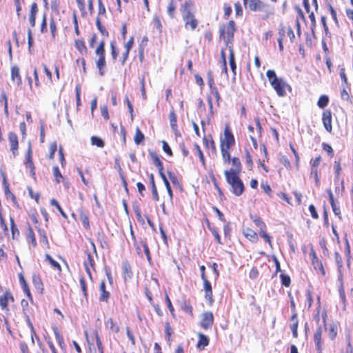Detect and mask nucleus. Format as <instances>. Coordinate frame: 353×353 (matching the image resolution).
<instances>
[{"label": "nucleus", "mask_w": 353, "mask_h": 353, "mask_svg": "<svg viewBox=\"0 0 353 353\" xmlns=\"http://www.w3.org/2000/svg\"><path fill=\"white\" fill-rule=\"evenodd\" d=\"M184 28L186 30L194 31L199 26V20L195 16L196 9L193 0H185L179 8Z\"/></svg>", "instance_id": "f257e3e1"}, {"label": "nucleus", "mask_w": 353, "mask_h": 353, "mask_svg": "<svg viewBox=\"0 0 353 353\" xmlns=\"http://www.w3.org/2000/svg\"><path fill=\"white\" fill-rule=\"evenodd\" d=\"M97 40V35L93 33L89 40V46L91 48H94V54L98 57L96 60V66L99 70V74L100 76L105 74V69L106 67L105 61V42L104 40H101L100 42L96 46Z\"/></svg>", "instance_id": "f03ea898"}, {"label": "nucleus", "mask_w": 353, "mask_h": 353, "mask_svg": "<svg viewBox=\"0 0 353 353\" xmlns=\"http://www.w3.org/2000/svg\"><path fill=\"white\" fill-rule=\"evenodd\" d=\"M266 76L276 94L280 97H284L287 92H292V87L283 79L279 78L273 70H268L266 72Z\"/></svg>", "instance_id": "7ed1b4c3"}, {"label": "nucleus", "mask_w": 353, "mask_h": 353, "mask_svg": "<svg viewBox=\"0 0 353 353\" xmlns=\"http://www.w3.org/2000/svg\"><path fill=\"white\" fill-rule=\"evenodd\" d=\"M235 138L229 125H225L220 136V150L222 158L229 159L230 150L235 145Z\"/></svg>", "instance_id": "20e7f679"}, {"label": "nucleus", "mask_w": 353, "mask_h": 353, "mask_svg": "<svg viewBox=\"0 0 353 353\" xmlns=\"http://www.w3.org/2000/svg\"><path fill=\"white\" fill-rule=\"evenodd\" d=\"M245 8L252 12L261 13V19L266 20L274 14V8L262 0H247Z\"/></svg>", "instance_id": "39448f33"}, {"label": "nucleus", "mask_w": 353, "mask_h": 353, "mask_svg": "<svg viewBox=\"0 0 353 353\" xmlns=\"http://www.w3.org/2000/svg\"><path fill=\"white\" fill-rule=\"evenodd\" d=\"M236 24L233 20H230L225 24H222L219 29V39L223 40L228 49L233 48V41Z\"/></svg>", "instance_id": "423d86ee"}, {"label": "nucleus", "mask_w": 353, "mask_h": 353, "mask_svg": "<svg viewBox=\"0 0 353 353\" xmlns=\"http://www.w3.org/2000/svg\"><path fill=\"white\" fill-rule=\"evenodd\" d=\"M240 175L241 174L224 175L226 182L230 186V191L236 196H241L245 189Z\"/></svg>", "instance_id": "0eeeda50"}, {"label": "nucleus", "mask_w": 353, "mask_h": 353, "mask_svg": "<svg viewBox=\"0 0 353 353\" xmlns=\"http://www.w3.org/2000/svg\"><path fill=\"white\" fill-rule=\"evenodd\" d=\"M250 219L252 221V222L256 225V227L259 228V235L261 238L263 239L265 242L268 243V245L272 247V237L267 232L266 230V224L265 222L262 220V219L259 216L256 214H250Z\"/></svg>", "instance_id": "6e6552de"}, {"label": "nucleus", "mask_w": 353, "mask_h": 353, "mask_svg": "<svg viewBox=\"0 0 353 353\" xmlns=\"http://www.w3.org/2000/svg\"><path fill=\"white\" fill-rule=\"evenodd\" d=\"M222 160L224 164H231L230 168L224 171V175L241 174L242 164L239 157H231V154H230L228 159L222 158Z\"/></svg>", "instance_id": "1a4fd4ad"}, {"label": "nucleus", "mask_w": 353, "mask_h": 353, "mask_svg": "<svg viewBox=\"0 0 353 353\" xmlns=\"http://www.w3.org/2000/svg\"><path fill=\"white\" fill-rule=\"evenodd\" d=\"M327 311L324 310L322 312V319L325 330L327 332V336L330 341H333L336 339L339 332V325L336 323H332L327 327Z\"/></svg>", "instance_id": "9d476101"}, {"label": "nucleus", "mask_w": 353, "mask_h": 353, "mask_svg": "<svg viewBox=\"0 0 353 353\" xmlns=\"http://www.w3.org/2000/svg\"><path fill=\"white\" fill-rule=\"evenodd\" d=\"M310 257L311 259L312 265L316 273L321 275V276H325L326 272L323 262L321 259L317 256L313 248H311L310 250Z\"/></svg>", "instance_id": "9b49d317"}, {"label": "nucleus", "mask_w": 353, "mask_h": 353, "mask_svg": "<svg viewBox=\"0 0 353 353\" xmlns=\"http://www.w3.org/2000/svg\"><path fill=\"white\" fill-rule=\"evenodd\" d=\"M14 298L10 290H6L3 294L0 296V308L1 310L8 312L10 311L9 303H14Z\"/></svg>", "instance_id": "f8f14e48"}, {"label": "nucleus", "mask_w": 353, "mask_h": 353, "mask_svg": "<svg viewBox=\"0 0 353 353\" xmlns=\"http://www.w3.org/2000/svg\"><path fill=\"white\" fill-rule=\"evenodd\" d=\"M314 342L317 353H323L324 339L323 338V328L319 325L314 333Z\"/></svg>", "instance_id": "ddd939ff"}, {"label": "nucleus", "mask_w": 353, "mask_h": 353, "mask_svg": "<svg viewBox=\"0 0 353 353\" xmlns=\"http://www.w3.org/2000/svg\"><path fill=\"white\" fill-rule=\"evenodd\" d=\"M214 324V315L212 312L206 311L202 313L199 325L204 330H208L212 327Z\"/></svg>", "instance_id": "4468645a"}, {"label": "nucleus", "mask_w": 353, "mask_h": 353, "mask_svg": "<svg viewBox=\"0 0 353 353\" xmlns=\"http://www.w3.org/2000/svg\"><path fill=\"white\" fill-rule=\"evenodd\" d=\"M321 161V157L320 155H319V156L316 157L314 159H312L310 162V163H311L310 174H311V176H314L316 185H319L320 183L318 166L319 165Z\"/></svg>", "instance_id": "2eb2a0df"}, {"label": "nucleus", "mask_w": 353, "mask_h": 353, "mask_svg": "<svg viewBox=\"0 0 353 353\" xmlns=\"http://www.w3.org/2000/svg\"><path fill=\"white\" fill-rule=\"evenodd\" d=\"M25 238L26 241L31 245L33 248H35L37 246V242L36 239V236L33 228H32L30 223L27 224L26 232L25 234Z\"/></svg>", "instance_id": "dca6fc26"}, {"label": "nucleus", "mask_w": 353, "mask_h": 353, "mask_svg": "<svg viewBox=\"0 0 353 353\" xmlns=\"http://www.w3.org/2000/svg\"><path fill=\"white\" fill-rule=\"evenodd\" d=\"M327 193L328 194L329 201H330V205H331V207H332L334 214L336 216H337L340 220H341L342 216H341V208H340L339 205L335 202L334 199V195L332 194V190L330 189L327 190Z\"/></svg>", "instance_id": "f3484780"}, {"label": "nucleus", "mask_w": 353, "mask_h": 353, "mask_svg": "<svg viewBox=\"0 0 353 353\" xmlns=\"http://www.w3.org/2000/svg\"><path fill=\"white\" fill-rule=\"evenodd\" d=\"M203 282V290L205 292V299L208 301L209 305H212L214 301L213 297L212 288L211 283L207 280Z\"/></svg>", "instance_id": "a211bd4d"}, {"label": "nucleus", "mask_w": 353, "mask_h": 353, "mask_svg": "<svg viewBox=\"0 0 353 353\" xmlns=\"http://www.w3.org/2000/svg\"><path fill=\"white\" fill-rule=\"evenodd\" d=\"M8 141L10 145V150L13 155L15 156L19 149V141L17 134L14 132H10L8 133Z\"/></svg>", "instance_id": "6ab92c4d"}, {"label": "nucleus", "mask_w": 353, "mask_h": 353, "mask_svg": "<svg viewBox=\"0 0 353 353\" xmlns=\"http://www.w3.org/2000/svg\"><path fill=\"white\" fill-rule=\"evenodd\" d=\"M10 78L14 84L20 85L22 83V79L20 74V69L17 65H13L10 70Z\"/></svg>", "instance_id": "aec40b11"}, {"label": "nucleus", "mask_w": 353, "mask_h": 353, "mask_svg": "<svg viewBox=\"0 0 353 353\" xmlns=\"http://www.w3.org/2000/svg\"><path fill=\"white\" fill-rule=\"evenodd\" d=\"M322 121L325 130L328 132H331L332 130V112L330 110H326L323 112Z\"/></svg>", "instance_id": "412c9836"}, {"label": "nucleus", "mask_w": 353, "mask_h": 353, "mask_svg": "<svg viewBox=\"0 0 353 353\" xmlns=\"http://www.w3.org/2000/svg\"><path fill=\"white\" fill-rule=\"evenodd\" d=\"M100 296L99 301L100 302L108 303L110 297V293L106 290L105 281L102 280L99 285Z\"/></svg>", "instance_id": "4be33fe9"}, {"label": "nucleus", "mask_w": 353, "mask_h": 353, "mask_svg": "<svg viewBox=\"0 0 353 353\" xmlns=\"http://www.w3.org/2000/svg\"><path fill=\"white\" fill-rule=\"evenodd\" d=\"M18 277H19V281L21 287L23 290V292L27 296L28 299L32 302L33 297L31 294L29 285L23 276V274L22 273H19L18 275Z\"/></svg>", "instance_id": "5701e85b"}, {"label": "nucleus", "mask_w": 353, "mask_h": 353, "mask_svg": "<svg viewBox=\"0 0 353 353\" xmlns=\"http://www.w3.org/2000/svg\"><path fill=\"white\" fill-rule=\"evenodd\" d=\"M25 165L26 167L30 170L31 176L33 179H36L35 166L32 160V152L30 149H29L26 154Z\"/></svg>", "instance_id": "b1692460"}, {"label": "nucleus", "mask_w": 353, "mask_h": 353, "mask_svg": "<svg viewBox=\"0 0 353 353\" xmlns=\"http://www.w3.org/2000/svg\"><path fill=\"white\" fill-rule=\"evenodd\" d=\"M168 117L172 130L176 135H179V131L177 125V117L173 108H172V109L170 110Z\"/></svg>", "instance_id": "393cba45"}, {"label": "nucleus", "mask_w": 353, "mask_h": 353, "mask_svg": "<svg viewBox=\"0 0 353 353\" xmlns=\"http://www.w3.org/2000/svg\"><path fill=\"white\" fill-rule=\"evenodd\" d=\"M21 307L22 312H23V314L27 318L28 325H30V328L33 330L34 327H33V325H32V323L30 322V318H29L30 315L32 314V309L29 306L28 301L24 299H22L21 301Z\"/></svg>", "instance_id": "a878e982"}, {"label": "nucleus", "mask_w": 353, "mask_h": 353, "mask_svg": "<svg viewBox=\"0 0 353 353\" xmlns=\"http://www.w3.org/2000/svg\"><path fill=\"white\" fill-rule=\"evenodd\" d=\"M243 234L251 243H255L259 241V234L254 230L246 228L243 230Z\"/></svg>", "instance_id": "bb28decb"}, {"label": "nucleus", "mask_w": 353, "mask_h": 353, "mask_svg": "<svg viewBox=\"0 0 353 353\" xmlns=\"http://www.w3.org/2000/svg\"><path fill=\"white\" fill-rule=\"evenodd\" d=\"M134 37H131L129 40L125 43V52L122 54V59L121 63L124 65L127 59H128L130 51L134 45Z\"/></svg>", "instance_id": "cd10ccee"}, {"label": "nucleus", "mask_w": 353, "mask_h": 353, "mask_svg": "<svg viewBox=\"0 0 353 353\" xmlns=\"http://www.w3.org/2000/svg\"><path fill=\"white\" fill-rule=\"evenodd\" d=\"M49 30L52 40H55L58 35V22L52 17L49 19Z\"/></svg>", "instance_id": "c85d7f7f"}, {"label": "nucleus", "mask_w": 353, "mask_h": 353, "mask_svg": "<svg viewBox=\"0 0 353 353\" xmlns=\"http://www.w3.org/2000/svg\"><path fill=\"white\" fill-rule=\"evenodd\" d=\"M39 8L36 2L32 3L30 6V14H29V22L31 27H34L36 24V16L38 13Z\"/></svg>", "instance_id": "c756f323"}, {"label": "nucleus", "mask_w": 353, "mask_h": 353, "mask_svg": "<svg viewBox=\"0 0 353 353\" xmlns=\"http://www.w3.org/2000/svg\"><path fill=\"white\" fill-rule=\"evenodd\" d=\"M197 335L199 339L196 345V348L199 350H203L209 345L210 339L201 332L198 333Z\"/></svg>", "instance_id": "7c9ffc66"}, {"label": "nucleus", "mask_w": 353, "mask_h": 353, "mask_svg": "<svg viewBox=\"0 0 353 353\" xmlns=\"http://www.w3.org/2000/svg\"><path fill=\"white\" fill-rule=\"evenodd\" d=\"M32 282L37 291L42 294L44 291V285L39 274H33L32 276Z\"/></svg>", "instance_id": "2f4dec72"}, {"label": "nucleus", "mask_w": 353, "mask_h": 353, "mask_svg": "<svg viewBox=\"0 0 353 353\" xmlns=\"http://www.w3.org/2000/svg\"><path fill=\"white\" fill-rule=\"evenodd\" d=\"M286 33V27L283 25H280L279 28V37L277 39L279 48L280 52H283L284 50V46L283 44V39L285 37Z\"/></svg>", "instance_id": "473e14b6"}, {"label": "nucleus", "mask_w": 353, "mask_h": 353, "mask_svg": "<svg viewBox=\"0 0 353 353\" xmlns=\"http://www.w3.org/2000/svg\"><path fill=\"white\" fill-rule=\"evenodd\" d=\"M290 321L292 322L290 325V329L292 332V336L294 338L298 337V325H299V320H298V314L297 312H294L290 317Z\"/></svg>", "instance_id": "72a5a7b5"}, {"label": "nucleus", "mask_w": 353, "mask_h": 353, "mask_svg": "<svg viewBox=\"0 0 353 353\" xmlns=\"http://www.w3.org/2000/svg\"><path fill=\"white\" fill-rule=\"evenodd\" d=\"M295 10L297 12L296 19V32L299 37L301 36V23H300V19L305 21V17L304 15L303 12L302 10L299 7L296 6L295 8Z\"/></svg>", "instance_id": "f704fd0d"}, {"label": "nucleus", "mask_w": 353, "mask_h": 353, "mask_svg": "<svg viewBox=\"0 0 353 353\" xmlns=\"http://www.w3.org/2000/svg\"><path fill=\"white\" fill-rule=\"evenodd\" d=\"M74 47L81 54L88 53V48L85 42L83 39H77L74 40Z\"/></svg>", "instance_id": "c9c22d12"}, {"label": "nucleus", "mask_w": 353, "mask_h": 353, "mask_svg": "<svg viewBox=\"0 0 353 353\" xmlns=\"http://www.w3.org/2000/svg\"><path fill=\"white\" fill-rule=\"evenodd\" d=\"M10 226L12 233V239L13 240H17L20 236V232L12 216H10Z\"/></svg>", "instance_id": "e433bc0d"}, {"label": "nucleus", "mask_w": 353, "mask_h": 353, "mask_svg": "<svg viewBox=\"0 0 353 353\" xmlns=\"http://www.w3.org/2000/svg\"><path fill=\"white\" fill-rule=\"evenodd\" d=\"M177 4L175 0H170L167 6V13L170 19L176 17Z\"/></svg>", "instance_id": "4c0bfd02"}, {"label": "nucleus", "mask_w": 353, "mask_h": 353, "mask_svg": "<svg viewBox=\"0 0 353 353\" xmlns=\"http://www.w3.org/2000/svg\"><path fill=\"white\" fill-rule=\"evenodd\" d=\"M122 270L125 279H131L132 277L133 272L132 270V267L128 261H125L123 262Z\"/></svg>", "instance_id": "58836bf2"}, {"label": "nucleus", "mask_w": 353, "mask_h": 353, "mask_svg": "<svg viewBox=\"0 0 353 353\" xmlns=\"http://www.w3.org/2000/svg\"><path fill=\"white\" fill-rule=\"evenodd\" d=\"M97 241L99 243L100 246L102 249H104V250L110 249V246H109L108 241H106L105 236L102 231L97 232Z\"/></svg>", "instance_id": "ea45409f"}, {"label": "nucleus", "mask_w": 353, "mask_h": 353, "mask_svg": "<svg viewBox=\"0 0 353 353\" xmlns=\"http://www.w3.org/2000/svg\"><path fill=\"white\" fill-rule=\"evenodd\" d=\"M111 332L118 334L120 332V326L119 323L112 318H109L106 323Z\"/></svg>", "instance_id": "a19ab883"}, {"label": "nucleus", "mask_w": 353, "mask_h": 353, "mask_svg": "<svg viewBox=\"0 0 353 353\" xmlns=\"http://www.w3.org/2000/svg\"><path fill=\"white\" fill-rule=\"evenodd\" d=\"M97 4L98 14L96 19H99V20H102L103 19L107 17L105 7L103 3V0H97Z\"/></svg>", "instance_id": "79ce46f5"}, {"label": "nucleus", "mask_w": 353, "mask_h": 353, "mask_svg": "<svg viewBox=\"0 0 353 353\" xmlns=\"http://www.w3.org/2000/svg\"><path fill=\"white\" fill-rule=\"evenodd\" d=\"M203 142L204 146L209 149H212L213 151H216V143L212 137V135H209L208 137L204 136L203 137Z\"/></svg>", "instance_id": "37998d69"}, {"label": "nucleus", "mask_w": 353, "mask_h": 353, "mask_svg": "<svg viewBox=\"0 0 353 353\" xmlns=\"http://www.w3.org/2000/svg\"><path fill=\"white\" fill-rule=\"evenodd\" d=\"M244 153H245V163L247 164L249 170H252L254 167L252 155L251 152H250V150L246 148L244 150Z\"/></svg>", "instance_id": "c03bdc74"}, {"label": "nucleus", "mask_w": 353, "mask_h": 353, "mask_svg": "<svg viewBox=\"0 0 353 353\" xmlns=\"http://www.w3.org/2000/svg\"><path fill=\"white\" fill-rule=\"evenodd\" d=\"M173 333H174V330H173L172 327H171L170 323L165 322V336H166L168 343L169 345H171V342L172 340V335L173 334Z\"/></svg>", "instance_id": "a18cd8bd"}, {"label": "nucleus", "mask_w": 353, "mask_h": 353, "mask_svg": "<svg viewBox=\"0 0 353 353\" xmlns=\"http://www.w3.org/2000/svg\"><path fill=\"white\" fill-rule=\"evenodd\" d=\"M45 259L46 261H48L49 262V263L50 264L51 267L53 269L57 270L59 272H61V265L57 261L54 260L50 254H46L45 255Z\"/></svg>", "instance_id": "49530a36"}, {"label": "nucleus", "mask_w": 353, "mask_h": 353, "mask_svg": "<svg viewBox=\"0 0 353 353\" xmlns=\"http://www.w3.org/2000/svg\"><path fill=\"white\" fill-rule=\"evenodd\" d=\"M228 50L230 52V53H229V64H230V68H231L233 74L235 75L236 65V62H235L234 50H233V48L228 49Z\"/></svg>", "instance_id": "de8ad7c7"}, {"label": "nucleus", "mask_w": 353, "mask_h": 353, "mask_svg": "<svg viewBox=\"0 0 353 353\" xmlns=\"http://www.w3.org/2000/svg\"><path fill=\"white\" fill-rule=\"evenodd\" d=\"M181 310L188 314L191 318L194 317L193 307L192 305L188 301H184L181 304Z\"/></svg>", "instance_id": "09e8293b"}, {"label": "nucleus", "mask_w": 353, "mask_h": 353, "mask_svg": "<svg viewBox=\"0 0 353 353\" xmlns=\"http://www.w3.org/2000/svg\"><path fill=\"white\" fill-rule=\"evenodd\" d=\"M38 233L39 235L40 241L43 243L46 248H50V243L48 240L46 232L43 229H39Z\"/></svg>", "instance_id": "8fccbe9b"}, {"label": "nucleus", "mask_w": 353, "mask_h": 353, "mask_svg": "<svg viewBox=\"0 0 353 353\" xmlns=\"http://www.w3.org/2000/svg\"><path fill=\"white\" fill-rule=\"evenodd\" d=\"M79 219L81 221L83 228L86 230H90V225L88 216L84 212L81 211L79 214Z\"/></svg>", "instance_id": "3c124183"}, {"label": "nucleus", "mask_w": 353, "mask_h": 353, "mask_svg": "<svg viewBox=\"0 0 353 353\" xmlns=\"http://www.w3.org/2000/svg\"><path fill=\"white\" fill-rule=\"evenodd\" d=\"M150 157L153 161L154 165L157 168L158 170L163 169V164L159 158L156 152H150Z\"/></svg>", "instance_id": "603ef678"}, {"label": "nucleus", "mask_w": 353, "mask_h": 353, "mask_svg": "<svg viewBox=\"0 0 353 353\" xmlns=\"http://www.w3.org/2000/svg\"><path fill=\"white\" fill-rule=\"evenodd\" d=\"M53 332L59 345L61 348H63L64 346V339L59 330L55 327L53 328Z\"/></svg>", "instance_id": "864d4df0"}, {"label": "nucleus", "mask_w": 353, "mask_h": 353, "mask_svg": "<svg viewBox=\"0 0 353 353\" xmlns=\"http://www.w3.org/2000/svg\"><path fill=\"white\" fill-rule=\"evenodd\" d=\"M53 332L59 345L61 348H63L64 346V339L59 330L55 327L53 328Z\"/></svg>", "instance_id": "5fc2aeb1"}, {"label": "nucleus", "mask_w": 353, "mask_h": 353, "mask_svg": "<svg viewBox=\"0 0 353 353\" xmlns=\"http://www.w3.org/2000/svg\"><path fill=\"white\" fill-rule=\"evenodd\" d=\"M140 245L143 248V250H144V252L145 254L147 260L148 261V262L150 263H152V257H151V255H150V249H149V247L148 245V243H147L146 239H145L141 240Z\"/></svg>", "instance_id": "6e6d98bb"}, {"label": "nucleus", "mask_w": 353, "mask_h": 353, "mask_svg": "<svg viewBox=\"0 0 353 353\" xmlns=\"http://www.w3.org/2000/svg\"><path fill=\"white\" fill-rule=\"evenodd\" d=\"M94 264H95V263H94L92 256L91 255L90 253H88V262H85L84 265H85L86 272H88V274H89V276L90 277H91L92 274H91V272H90V270L88 265H90L91 268H94Z\"/></svg>", "instance_id": "4d7b16f0"}, {"label": "nucleus", "mask_w": 353, "mask_h": 353, "mask_svg": "<svg viewBox=\"0 0 353 353\" xmlns=\"http://www.w3.org/2000/svg\"><path fill=\"white\" fill-rule=\"evenodd\" d=\"M57 150V144L56 141L50 143L49 145V154L47 155V159L52 160L54 157V154Z\"/></svg>", "instance_id": "13d9d810"}, {"label": "nucleus", "mask_w": 353, "mask_h": 353, "mask_svg": "<svg viewBox=\"0 0 353 353\" xmlns=\"http://www.w3.org/2000/svg\"><path fill=\"white\" fill-rule=\"evenodd\" d=\"M341 158H339L337 161H334V169L335 180H339V176L341 173L342 168H341Z\"/></svg>", "instance_id": "bf43d9fd"}, {"label": "nucleus", "mask_w": 353, "mask_h": 353, "mask_svg": "<svg viewBox=\"0 0 353 353\" xmlns=\"http://www.w3.org/2000/svg\"><path fill=\"white\" fill-rule=\"evenodd\" d=\"M96 26H97L99 31L102 34V36H103L105 37H108L109 32L107 30V29L105 28V27L104 26H103V24L101 23V20H99V19H96Z\"/></svg>", "instance_id": "052dcab7"}, {"label": "nucleus", "mask_w": 353, "mask_h": 353, "mask_svg": "<svg viewBox=\"0 0 353 353\" xmlns=\"http://www.w3.org/2000/svg\"><path fill=\"white\" fill-rule=\"evenodd\" d=\"M0 103L3 105V110L5 114H8V97L6 92L3 91L0 94Z\"/></svg>", "instance_id": "680f3d73"}, {"label": "nucleus", "mask_w": 353, "mask_h": 353, "mask_svg": "<svg viewBox=\"0 0 353 353\" xmlns=\"http://www.w3.org/2000/svg\"><path fill=\"white\" fill-rule=\"evenodd\" d=\"M144 139H145L144 134L142 133V132L141 131V130L139 128H137L136 132H135V135L134 137V143L137 145H139L141 143H142L144 141Z\"/></svg>", "instance_id": "e2e57ef3"}, {"label": "nucleus", "mask_w": 353, "mask_h": 353, "mask_svg": "<svg viewBox=\"0 0 353 353\" xmlns=\"http://www.w3.org/2000/svg\"><path fill=\"white\" fill-rule=\"evenodd\" d=\"M79 283H80L81 289L82 292H83V297L85 299H88V292L86 281H85V279L84 276H81L80 277V279H79Z\"/></svg>", "instance_id": "0e129e2a"}, {"label": "nucleus", "mask_w": 353, "mask_h": 353, "mask_svg": "<svg viewBox=\"0 0 353 353\" xmlns=\"http://www.w3.org/2000/svg\"><path fill=\"white\" fill-rule=\"evenodd\" d=\"M94 338L96 341V344L99 353H104V347L101 340L99 332L96 330L94 331Z\"/></svg>", "instance_id": "69168bd1"}, {"label": "nucleus", "mask_w": 353, "mask_h": 353, "mask_svg": "<svg viewBox=\"0 0 353 353\" xmlns=\"http://www.w3.org/2000/svg\"><path fill=\"white\" fill-rule=\"evenodd\" d=\"M52 174L56 183H60L63 177L57 165H55L52 168Z\"/></svg>", "instance_id": "338daca9"}, {"label": "nucleus", "mask_w": 353, "mask_h": 353, "mask_svg": "<svg viewBox=\"0 0 353 353\" xmlns=\"http://www.w3.org/2000/svg\"><path fill=\"white\" fill-rule=\"evenodd\" d=\"M91 144L93 145H96L98 148H103L105 145V143L102 139L97 136H92L90 139Z\"/></svg>", "instance_id": "774afa93"}]
</instances>
